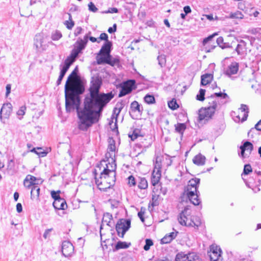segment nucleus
Wrapping results in <instances>:
<instances>
[{
    "label": "nucleus",
    "instance_id": "nucleus-1",
    "mask_svg": "<svg viewBox=\"0 0 261 261\" xmlns=\"http://www.w3.org/2000/svg\"><path fill=\"white\" fill-rule=\"evenodd\" d=\"M102 85L101 80L97 77L92 78L89 94L84 99V107L80 108L81 99L79 96V104L77 107L73 106L70 109V112L76 110L79 121L78 127L82 130H86L97 120V116H99L110 100L113 98L114 94L112 92L100 93L99 90Z\"/></svg>",
    "mask_w": 261,
    "mask_h": 261
},
{
    "label": "nucleus",
    "instance_id": "nucleus-2",
    "mask_svg": "<svg viewBox=\"0 0 261 261\" xmlns=\"http://www.w3.org/2000/svg\"><path fill=\"white\" fill-rule=\"evenodd\" d=\"M78 72L76 67L68 76L65 85V107L67 112L73 106L77 107L79 104V95L85 91V87L80 80H75Z\"/></svg>",
    "mask_w": 261,
    "mask_h": 261
},
{
    "label": "nucleus",
    "instance_id": "nucleus-3",
    "mask_svg": "<svg viewBox=\"0 0 261 261\" xmlns=\"http://www.w3.org/2000/svg\"><path fill=\"white\" fill-rule=\"evenodd\" d=\"M177 219L179 224L183 226L198 227L200 225L199 218L191 215V210L189 206L185 207Z\"/></svg>",
    "mask_w": 261,
    "mask_h": 261
},
{
    "label": "nucleus",
    "instance_id": "nucleus-4",
    "mask_svg": "<svg viewBox=\"0 0 261 261\" xmlns=\"http://www.w3.org/2000/svg\"><path fill=\"white\" fill-rule=\"evenodd\" d=\"M111 170L110 174H107L105 172H101L99 178L95 177V183L99 190L103 191L110 188L114 185L116 180V173Z\"/></svg>",
    "mask_w": 261,
    "mask_h": 261
},
{
    "label": "nucleus",
    "instance_id": "nucleus-5",
    "mask_svg": "<svg viewBox=\"0 0 261 261\" xmlns=\"http://www.w3.org/2000/svg\"><path fill=\"white\" fill-rule=\"evenodd\" d=\"M208 106L201 108L199 111L198 120L199 121L207 120L212 117L217 108V101L213 96L208 98Z\"/></svg>",
    "mask_w": 261,
    "mask_h": 261
},
{
    "label": "nucleus",
    "instance_id": "nucleus-6",
    "mask_svg": "<svg viewBox=\"0 0 261 261\" xmlns=\"http://www.w3.org/2000/svg\"><path fill=\"white\" fill-rule=\"evenodd\" d=\"M112 47L111 41L105 42L100 49L98 55L101 57L97 59L98 65L103 63L111 64V56L110 55Z\"/></svg>",
    "mask_w": 261,
    "mask_h": 261
},
{
    "label": "nucleus",
    "instance_id": "nucleus-7",
    "mask_svg": "<svg viewBox=\"0 0 261 261\" xmlns=\"http://www.w3.org/2000/svg\"><path fill=\"white\" fill-rule=\"evenodd\" d=\"M249 109L247 105L242 104L241 107L237 112H232L231 113L234 121L237 122H244L246 120L248 116Z\"/></svg>",
    "mask_w": 261,
    "mask_h": 261
},
{
    "label": "nucleus",
    "instance_id": "nucleus-8",
    "mask_svg": "<svg viewBox=\"0 0 261 261\" xmlns=\"http://www.w3.org/2000/svg\"><path fill=\"white\" fill-rule=\"evenodd\" d=\"M197 187H191L187 186L185 192L187 197L194 205H198L200 203V200L198 198Z\"/></svg>",
    "mask_w": 261,
    "mask_h": 261
},
{
    "label": "nucleus",
    "instance_id": "nucleus-9",
    "mask_svg": "<svg viewBox=\"0 0 261 261\" xmlns=\"http://www.w3.org/2000/svg\"><path fill=\"white\" fill-rule=\"evenodd\" d=\"M130 227V220L129 219H120L116 225V230L118 235L123 238L125 232Z\"/></svg>",
    "mask_w": 261,
    "mask_h": 261
},
{
    "label": "nucleus",
    "instance_id": "nucleus-10",
    "mask_svg": "<svg viewBox=\"0 0 261 261\" xmlns=\"http://www.w3.org/2000/svg\"><path fill=\"white\" fill-rule=\"evenodd\" d=\"M175 261H201V259L194 253L185 254L180 252L176 255Z\"/></svg>",
    "mask_w": 261,
    "mask_h": 261
},
{
    "label": "nucleus",
    "instance_id": "nucleus-11",
    "mask_svg": "<svg viewBox=\"0 0 261 261\" xmlns=\"http://www.w3.org/2000/svg\"><path fill=\"white\" fill-rule=\"evenodd\" d=\"M241 149V156L243 159L247 158L251 153L253 149V144L249 141L245 142L240 147Z\"/></svg>",
    "mask_w": 261,
    "mask_h": 261
},
{
    "label": "nucleus",
    "instance_id": "nucleus-12",
    "mask_svg": "<svg viewBox=\"0 0 261 261\" xmlns=\"http://www.w3.org/2000/svg\"><path fill=\"white\" fill-rule=\"evenodd\" d=\"M135 84V81L133 80H128L124 82L121 87V89L119 94V97H122L130 93L133 89Z\"/></svg>",
    "mask_w": 261,
    "mask_h": 261
},
{
    "label": "nucleus",
    "instance_id": "nucleus-13",
    "mask_svg": "<svg viewBox=\"0 0 261 261\" xmlns=\"http://www.w3.org/2000/svg\"><path fill=\"white\" fill-rule=\"evenodd\" d=\"M161 164L156 161L151 175V184L153 186L157 185L160 180L161 176Z\"/></svg>",
    "mask_w": 261,
    "mask_h": 261
},
{
    "label": "nucleus",
    "instance_id": "nucleus-14",
    "mask_svg": "<svg viewBox=\"0 0 261 261\" xmlns=\"http://www.w3.org/2000/svg\"><path fill=\"white\" fill-rule=\"evenodd\" d=\"M12 111V106L10 103H7L3 105L0 111V119L2 122L4 119H8Z\"/></svg>",
    "mask_w": 261,
    "mask_h": 261
},
{
    "label": "nucleus",
    "instance_id": "nucleus-15",
    "mask_svg": "<svg viewBox=\"0 0 261 261\" xmlns=\"http://www.w3.org/2000/svg\"><path fill=\"white\" fill-rule=\"evenodd\" d=\"M39 181L40 183L42 182V181L37 179L35 176L28 175L23 181V185L25 188L32 189L35 185H39Z\"/></svg>",
    "mask_w": 261,
    "mask_h": 261
},
{
    "label": "nucleus",
    "instance_id": "nucleus-16",
    "mask_svg": "<svg viewBox=\"0 0 261 261\" xmlns=\"http://www.w3.org/2000/svg\"><path fill=\"white\" fill-rule=\"evenodd\" d=\"M88 38L89 34H86L84 36L83 38L81 37L78 38L75 44H74V47L82 52V50H84L87 46V43L88 42Z\"/></svg>",
    "mask_w": 261,
    "mask_h": 261
},
{
    "label": "nucleus",
    "instance_id": "nucleus-17",
    "mask_svg": "<svg viewBox=\"0 0 261 261\" xmlns=\"http://www.w3.org/2000/svg\"><path fill=\"white\" fill-rule=\"evenodd\" d=\"M221 253L220 248H219L217 246H212L211 251L209 252L211 261H222Z\"/></svg>",
    "mask_w": 261,
    "mask_h": 261
},
{
    "label": "nucleus",
    "instance_id": "nucleus-18",
    "mask_svg": "<svg viewBox=\"0 0 261 261\" xmlns=\"http://www.w3.org/2000/svg\"><path fill=\"white\" fill-rule=\"evenodd\" d=\"M237 42L235 51L239 56L244 57L247 54V43L243 40H237Z\"/></svg>",
    "mask_w": 261,
    "mask_h": 261
},
{
    "label": "nucleus",
    "instance_id": "nucleus-19",
    "mask_svg": "<svg viewBox=\"0 0 261 261\" xmlns=\"http://www.w3.org/2000/svg\"><path fill=\"white\" fill-rule=\"evenodd\" d=\"M74 247L72 244L69 241H64L62 245V252L63 254L68 257L73 252Z\"/></svg>",
    "mask_w": 261,
    "mask_h": 261
},
{
    "label": "nucleus",
    "instance_id": "nucleus-20",
    "mask_svg": "<svg viewBox=\"0 0 261 261\" xmlns=\"http://www.w3.org/2000/svg\"><path fill=\"white\" fill-rule=\"evenodd\" d=\"M43 37L42 34H38L36 35L34 38V45L38 51L43 50L45 49V46L43 44Z\"/></svg>",
    "mask_w": 261,
    "mask_h": 261
},
{
    "label": "nucleus",
    "instance_id": "nucleus-21",
    "mask_svg": "<svg viewBox=\"0 0 261 261\" xmlns=\"http://www.w3.org/2000/svg\"><path fill=\"white\" fill-rule=\"evenodd\" d=\"M107 161H106L105 160L102 161L101 163V164L102 165V163H105L106 167H103V169L101 172H105L107 174H110V172H111V170L113 169V172L114 173L115 172V170L116 169V164H115V162H108V163H107Z\"/></svg>",
    "mask_w": 261,
    "mask_h": 261
},
{
    "label": "nucleus",
    "instance_id": "nucleus-22",
    "mask_svg": "<svg viewBox=\"0 0 261 261\" xmlns=\"http://www.w3.org/2000/svg\"><path fill=\"white\" fill-rule=\"evenodd\" d=\"M238 70L239 64L237 62H232L228 66L224 72L227 75L230 76L231 75L236 74Z\"/></svg>",
    "mask_w": 261,
    "mask_h": 261
},
{
    "label": "nucleus",
    "instance_id": "nucleus-23",
    "mask_svg": "<svg viewBox=\"0 0 261 261\" xmlns=\"http://www.w3.org/2000/svg\"><path fill=\"white\" fill-rule=\"evenodd\" d=\"M53 205L56 210H65L67 207L66 202L63 198H59L54 201Z\"/></svg>",
    "mask_w": 261,
    "mask_h": 261
},
{
    "label": "nucleus",
    "instance_id": "nucleus-24",
    "mask_svg": "<svg viewBox=\"0 0 261 261\" xmlns=\"http://www.w3.org/2000/svg\"><path fill=\"white\" fill-rule=\"evenodd\" d=\"M113 217L111 214L109 213H106L103 214L102 220V224L100 226V230L102 228V226L106 224L107 225L109 226H112Z\"/></svg>",
    "mask_w": 261,
    "mask_h": 261
},
{
    "label": "nucleus",
    "instance_id": "nucleus-25",
    "mask_svg": "<svg viewBox=\"0 0 261 261\" xmlns=\"http://www.w3.org/2000/svg\"><path fill=\"white\" fill-rule=\"evenodd\" d=\"M130 108L133 112H137L140 115L143 111V107L135 100L131 103Z\"/></svg>",
    "mask_w": 261,
    "mask_h": 261
},
{
    "label": "nucleus",
    "instance_id": "nucleus-26",
    "mask_svg": "<svg viewBox=\"0 0 261 261\" xmlns=\"http://www.w3.org/2000/svg\"><path fill=\"white\" fill-rule=\"evenodd\" d=\"M205 160L206 158L204 155L199 153L194 157L193 162L197 166H203L205 164Z\"/></svg>",
    "mask_w": 261,
    "mask_h": 261
},
{
    "label": "nucleus",
    "instance_id": "nucleus-27",
    "mask_svg": "<svg viewBox=\"0 0 261 261\" xmlns=\"http://www.w3.org/2000/svg\"><path fill=\"white\" fill-rule=\"evenodd\" d=\"M40 189L38 185H36L33 187L31 191V198L32 200H39V194Z\"/></svg>",
    "mask_w": 261,
    "mask_h": 261
},
{
    "label": "nucleus",
    "instance_id": "nucleus-28",
    "mask_svg": "<svg viewBox=\"0 0 261 261\" xmlns=\"http://www.w3.org/2000/svg\"><path fill=\"white\" fill-rule=\"evenodd\" d=\"M177 231L172 232L166 234L161 240L162 244H167L170 243L177 236Z\"/></svg>",
    "mask_w": 261,
    "mask_h": 261
},
{
    "label": "nucleus",
    "instance_id": "nucleus-29",
    "mask_svg": "<svg viewBox=\"0 0 261 261\" xmlns=\"http://www.w3.org/2000/svg\"><path fill=\"white\" fill-rule=\"evenodd\" d=\"M138 187L140 189H146L148 187V182L147 180L144 177L138 178Z\"/></svg>",
    "mask_w": 261,
    "mask_h": 261
},
{
    "label": "nucleus",
    "instance_id": "nucleus-30",
    "mask_svg": "<svg viewBox=\"0 0 261 261\" xmlns=\"http://www.w3.org/2000/svg\"><path fill=\"white\" fill-rule=\"evenodd\" d=\"M82 52L76 48H74L72 50L70 55L66 59L70 61L73 62L75 61L76 58L78 57L79 55Z\"/></svg>",
    "mask_w": 261,
    "mask_h": 261
},
{
    "label": "nucleus",
    "instance_id": "nucleus-31",
    "mask_svg": "<svg viewBox=\"0 0 261 261\" xmlns=\"http://www.w3.org/2000/svg\"><path fill=\"white\" fill-rule=\"evenodd\" d=\"M212 75L211 74H205L202 75L201 77V84L205 86L211 83L212 80Z\"/></svg>",
    "mask_w": 261,
    "mask_h": 261
},
{
    "label": "nucleus",
    "instance_id": "nucleus-32",
    "mask_svg": "<svg viewBox=\"0 0 261 261\" xmlns=\"http://www.w3.org/2000/svg\"><path fill=\"white\" fill-rule=\"evenodd\" d=\"M212 96H213L214 98V99L217 101V104L218 103L219 101H218L217 97H220L221 99H226L228 97V96L226 93H222V92H220L219 93H215L213 95H212L210 97H207L206 98L207 100H208V98H210Z\"/></svg>",
    "mask_w": 261,
    "mask_h": 261
},
{
    "label": "nucleus",
    "instance_id": "nucleus-33",
    "mask_svg": "<svg viewBox=\"0 0 261 261\" xmlns=\"http://www.w3.org/2000/svg\"><path fill=\"white\" fill-rule=\"evenodd\" d=\"M130 243H127L125 242L118 241L115 245V250H118L120 249H126L129 247Z\"/></svg>",
    "mask_w": 261,
    "mask_h": 261
},
{
    "label": "nucleus",
    "instance_id": "nucleus-34",
    "mask_svg": "<svg viewBox=\"0 0 261 261\" xmlns=\"http://www.w3.org/2000/svg\"><path fill=\"white\" fill-rule=\"evenodd\" d=\"M124 107V104L121 102H117L115 108L113 110V114L116 115V117L119 115L121 110Z\"/></svg>",
    "mask_w": 261,
    "mask_h": 261
},
{
    "label": "nucleus",
    "instance_id": "nucleus-35",
    "mask_svg": "<svg viewBox=\"0 0 261 261\" xmlns=\"http://www.w3.org/2000/svg\"><path fill=\"white\" fill-rule=\"evenodd\" d=\"M68 15L69 16L68 20H66L64 22V24L66 26V28L69 29L71 30L74 25V22L72 19V16L71 14L68 13Z\"/></svg>",
    "mask_w": 261,
    "mask_h": 261
},
{
    "label": "nucleus",
    "instance_id": "nucleus-36",
    "mask_svg": "<svg viewBox=\"0 0 261 261\" xmlns=\"http://www.w3.org/2000/svg\"><path fill=\"white\" fill-rule=\"evenodd\" d=\"M157 59L158 60V64L161 66V67H163L165 66L166 63V59L165 55H159Z\"/></svg>",
    "mask_w": 261,
    "mask_h": 261
},
{
    "label": "nucleus",
    "instance_id": "nucleus-37",
    "mask_svg": "<svg viewBox=\"0 0 261 261\" xmlns=\"http://www.w3.org/2000/svg\"><path fill=\"white\" fill-rule=\"evenodd\" d=\"M200 179L198 178H192L189 181L187 186L191 187H198Z\"/></svg>",
    "mask_w": 261,
    "mask_h": 261
},
{
    "label": "nucleus",
    "instance_id": "nucleus-38",
    "mask_svg": "<svg viewBox=\"0 0 261 261\" xmlns=\"http://www.w3.org/2000/svg\"><path fill=\"white\" fill-rule=\"evenodd\" d=\"M115 142L114 140L113 139H110L109 140V145L107 149L108 151H111L112 152L115 153Z\"/></svg>",
    "mask_w": 261,
    "mask_h": 261
},
{
    "label": "nucleus",
    "instance_id": "nucleus-39",
    "mask_svg": "<svg viewBox=\"0 0 261 261\" xmlns=\"http://www.w3.org/2000/svg\"><path fill=\"white\" fill-rule=\"evenodd\" d=\"M175 127L176 132L181 134H183L186 128V125L184 123H177L175 125Z\"/></svg>",
    "mask_w": 261,
    "mask_h": 261
},
{
    "label": "nucleus",
    "instance_id": "nucleus-40",
    "mask_svg": "<svg viewBox=\"0 0 261 261\" xmlns=\"http://www.w3.org/2000/svg\"><path fill=\"white\" fill-rule=\"evenodd\" d=\"M115 153L112 152L107 150L106 153V158L107 159V162H115L114 160Z\"/></svg>",
    "mask_w": 261,
    "mask_h": 261
},
{
    "label": "nucleus",
    "instance_id": "nucleus-41",
    "mask_svg": "<svg viewBox=\"0 0 261 261\" xmlns=\"http://www.w3.org/2000/svg\"><path fill=\"white\" fill-rule=\"evenodd\" d=\"M144 101L148 104H152L155 102V98L153 95L147 94L144 98Z\"/></svg>",
    "mask_w": 261,
    "mask_h": 261
},
{
    "label": "nucleus",
    "instance_id": "nucleus-42",
    "mask_svg": "<svg viewBox=\"0 0 261 261\" xmlns=\"http://www.w3.org/2000/svg\"><path fill=\"white\" fill-rule=\"evenodd\" d=\"M62 36L61 33L59 31H56L51 34V38L53 40L56 41L59 40Z\"/></svg>",
    "mask_w": 261,
    "mask_h": 261
},
{
    "label": "nucleus",
    "instance_id": "nucleus-43",
    "mask_svg": "<svg viewBox=\"0 0 261 261\" xmlns=\"http://www.w3.org/2000/svg\"><path fill=\"white\" fill-rule=\"evenodd\" d=\"M73 64L72 61H70L67 59H66L64 62V64L62 67L61 70L66 72L70 66Z\"/></svg>",
    "mask_w": 261,
    "mask_h": 261
},
{
    "label": "nucleus",
    "instance_id": "nucleus-44",
    "mask_svg": "<svg viewBox=\"0 0 261 261\" xmlns=\"http://www.w3.org/2000/svg\"><path fill=\"white\" fill-rule=\"evenodd\" d=\"M73 64L72 61H70L67 59H66L64 62V64L62 67L61 70L66 72L70 66Z\"/></svg>",
    "mask_w": 261,
    "mask_h": 261
},
{
    "label": "nucleus",
    "instance_id": "nucleus-45",
    "mask_svg": "<svg viewBox=\"0 0 261 261\" xmlns=\"http://www.w3.org/2000/svg\"><path fill=\"white\" fill-rule=\"evenodd\" d=\"M205 90L204 89H200L199 93L196 96V99L199 101H203L205 99Z\"/></svg>",
    "mask_w": 261,
    "mask_h": 261
},
{
    "label": "nucleus",
    "instance_id": "nucleus-46",
    "mask_svg": "<svg viewBox=\"0 0 261 261\" xmlns=\"http://www.w3.org/2000/svg\"><path fill=\"white\" fill-rule=\"evenodd\" d=\"M243 16V14L240 11H238L234 13H231L229 17L231 18L242 19Z\"/></svg>",
    "mask_w": 261,
    "mask_h": 261
},
{
    "label": "nucleus",
    "instance_id": "nucleus-47",
    "mask_svg": "<svg viewBox=\"0 0 261 261\" xmlns=\"http://www.w3.org/2000/svg\"><path fill=\"white\" fill-rule=\"evenodd\" d=\"M26 111V107L24 106H21L18 111L17 112V115L19 117V119H21L22 118V116L25 114Z\"/></svg>",
    "mask_w": 261,
    "mask_h": 261
},
{
    "label": "nucleus",
    "instance_id": "nucleus-48",
    "mask_svg": "<svg viewBox=\"0 0 261 261\" xmlns=\"http://www.w3.org/2000/svg\"><path fill=\"white\" fill-rule=\"evenodd\" d=\"M153 243L152 240L147 239L145 240V245L144 246L143 249L145 251L149 250L150 246L153 245Z\"/></svg>",
    "mask_w": 261,
    "mask_h": 261
},
{
    "label": "nucleus",
    "instance_id": "nucleus-49",
    "mask_svg": "<svg viewBox=\"0 0 261 261\" xmlns=\"http://www.w3.org/2000/svg\"><path fill=\"white\" fill-rule=\"evenodd\" d=\"M168 106L172 110H175L178 107L176 100L174 99L168 102Z\"/></svg>",
    "mask_w": 261,
    "mask_h": 261
},
{
    "label": "nucleus",
    "instance_id": "nucleus-50",
    "mask_svg": "<svg viewBox=\"0 0 261 261\" xmlns=\"http://www.w3.org/2000/svg\"><path fill=\"white\" fill-rule=\"evenodd\" d=\"M141 136L140 134V130L139 129H135L133 131L132 135H129V137L131 138V140L134 141L138 137Z\"/></svg>",
    "mask_w": 261,
    "mask_h": 261
},
{
    "label": "nucleus",
    "instance_id": "nucleus-51",
    "mask_svg": "<svg viewBox=\"0 0 261 261\" xmlns=\"http://www.w3.org/2000/svg\"><path fill=\"white\" fill-rule=\"evenodd\" d=\"M159 195L156 194H154L152 195V205L153 206H156L159 204Z\"/></svg>",
    "mask_w": 261,
    "mask_h": 261
},
{
    "label": "nucleus",
    "instance_id": "nucleus-52",
    "mask_svg": "<svg viewBox=\"0 0 261 261\" xmlns=\"http://www.w3.org/2000/svg\"><path fill=\"white\" fill-rule=\"evenodd\" d=\"M128 184L129 185V186H135L138 181V179H136L135 177L132 175H130L128 177Z\"/></svg>",
    "mask_w": 261,
    "mask_h": 261
},
{
    "label": "nucleus",
    "instance_id": "nucleus-53",
    "mask_svg": "<svg viewBox=\"0 0 261 261\" xmlns=\"http://www.w3.org/2000/svg\"><path fill=\"white\" fill-rule=\"evenodd\" d=\"M36 154L38 155L39 156L44 157L46 155L47 152L43 150L42 148H37V151Z\"/></svg>",
    "mask_w": 261,
    "mask_h": 261
},
{
    "label": "nucleus",
    "instance_id": "nucleus-54",
    "mask_svg": "<svg viewBox=\"0 0 261 261\" xmlns=\"http://www.w3.org/2000/svg\"><path fill=\"white\" fill-rule=\"evenodd\" d=\"M257 133L259 135V133L257 132V130L254 128H252L248 133V136L249 137H251L252 138L255 137V136L257 134Z\"/></svg>",
    "mask_w": 261,
    "mask_h": 261
},
{
    "label": "nucleus",
    "instance_id": "nucleus-55",
    "mask_svg": "<svg viewBox=\"0 0 261 261\" xmlns=\"http://www.w3.org/2000/svg\"><path fill=\"white\" fill-rule=\"evenodd\" d=\"M252 172V168L249 164H247L244 166L243 173L245 175L248 174L250 172Z\"/></svg>",
    "mask_w": 261,
    "mask_h": 261
},
{
    "label": "nucleus",
    "instance_id": "nucleus-56",
    "mask_svg": "<svg viewBox=\"0 0 261 261\" xmlns=\"http://www.w3.org/2000/svg\"><path fill=\"white\" fill-rule=\"evenodd\" d=\"M60 193V191H58V192L53 191L51 192V196L52 198L53 199H54V201H56V200H58L59 198H61L59 195Z\"/></svg>",
    "mask_w": 261,
    "mask_h": 261
},
{
    "label": "nucleus",
    "instance_id": "nucleus-57",
    "mask_svg": "<svg viewBox=\"0 0 261 261\" xmlns=\"http://www.w3.org/2000/svg\"><path fill=\"white\" fill-rule=\"evenodd\" d=\"M88 7L89 10L93 12H96L98 10L97 8L95 7L94 4L92 2H90L88 4Z\"/></svg>",
    "mask_w": 261,
    "mask_h": 261
},
{
    "label": "nucleus",
    "instance_id": "nucleus-58",
    "mask_svg": "<svg viewBox=\"0 0 261 261\" xmlns=\"http://www.w3.org/2000/svg\"><path fill=\"white\" fill-rule=\"evenodd\" d=\"M217 35V33H214L213 35L209 36L207 38H204L203 40V44L204 45H205L208 41H211L213 38V37Z\"/></svg>",
    "mask_w": 261,
    "mask_h": 261
},
{
    "label": "nucleus",
    "instance_id": "nucleus-59",
    "mask_svg": "<svg viewBox=\"0 0 261 261\" xmlns=\"http://www.w3.org/2000/svg\"><path fill=\"white\" fill-rule=\"evenodd\" d=\"M83 29L81 27L76 28L74 31V35L75 36H77L83 33Z\"/></svg>",
    "mask_w": 261,
    "mask_h": 261
},
{
    "label": "nucleus",
    "instance_id": "nucleus-60",
    "mask_svg": "<svg viewBox=\"0 0 261 261\" xmlns=\"http://www.w3.org/2000/svg\"><path fill=\"white\" fill-rule=\"evenodd\" d=\"M98 39L101 40H105V42L110 41L108 40V35L105 33H102L100 35V36L98 38Z\"/></svg>",
    "mask_w": 261,
    "mask_h": 261
},
{
    "label": "nucleus",
    "instance_id": "nucleus-61",
    "mask_svg": "<svg viewBox=\"0 0 261 261\" xmlns=\"http://www.w3.org/2000/svg\"><path fill=\"white\" fill-rule=\"evenodd\" d=\"M117 25L116 24H114L113 27H110L108 29V32L110 34L113 33L116 31Z\"/></svg>",
    "mask_w": 261,
    "mask_h": 261
},
{
    "label": "nucleus",
    "instance_id": "nucleus-62",
    "mask_svg": "<svg viewBox=\"0 0 261 261\" xmlns=\"http://www.w3.org/2000/svg\"><path fill=\"white\" fill-rule=\"evenodd\" d=\"M232 43L230 44L228 42H224L223 44L221 46V48L222 49L232 47Z\"/></svg>",
    "mask_w": 261,
    "mask_h": 261
},
{
    "label": "nucleus",
    "instance_id": "nucleus-63",
    "mask_svg": "<svg viewBox=\"0 0 261 261\" xmlns=\"http://www.w3.org/2000/svg\"><path fill=\"white\" fill-rule=\"evenodd\" d=\"M224 43V39L222 37H219L217 39V44L221 47V46Z\"/></svg>",
    "mask_w": 261,
    "mask_h": 261
},
{
    "label": "nucleus",
    "instance_id": "nucleus-64",
    "mask_svg": "<svg viewBox=\"0 0 261 261\" xmlns=\"http://www.w3.org/2000/svg\"><path fill=\"white\" fill-rule=\"evenodd\" d=\"M254 128L257 131H261V119L255 124Z\"/></svg>",
    "mask_w": 261,
    "mask_h": 261
}]
</instances>
